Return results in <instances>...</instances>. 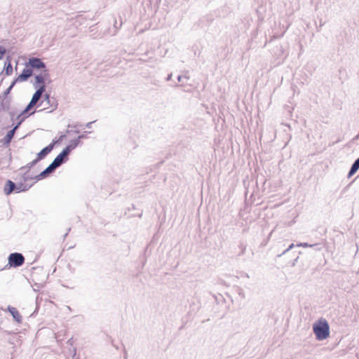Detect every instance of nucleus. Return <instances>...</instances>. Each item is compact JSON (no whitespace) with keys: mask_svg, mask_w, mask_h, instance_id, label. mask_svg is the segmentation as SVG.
<instances>
[{"mask_svg":"<svg viewBox=\"0 0 359 359\" xmlns=\"http://www.w3.org/2000/svg\"><path fill=\"white\" fill-rule=\"evenodd\" d=\"M313 331L318 341L326 339L330 336V325L327 321L320 318L313 325Z\"/></svg>","mask_w":359,"mask_h":359,"instance_id":"f257e3e1","label":"nucleus"},{"mask_svg":"<svg viewBox=\"0 0 359 359\" xmlns=\"http://www.w3.org/2000/svg\"><path fill=\"white\" fill-rule=\"evenodd\" d=\"M32 184L28 185L22 182L15 183L11 180H8L4 185V191L7 196L11 194L13 192L20 193L29 190Z\"/></svg>","mask_w":359,"mask_h":359,"instance_id":"f03ea898","label":"nucleus"},{"mask_svg":"<svg viewBox=\"0 0 359 359\" xmlns=\"http://www.w3.org/2000/svg\"><path fill=\"white\" fill-rule=\"evenodd\" d=\"M8 261L11 267L18 268L25 263V257L22 253L13 252L9 255Z\"/></svg>","mask_w":359,"mask_h":359,"instance_id":"7ed1b4c3","label":"nucleus"},{"mask_svg":"<svg viewBox=\"0 0 359 359\" xmlns=\"http://www.w3.org/2000/svg\"><path fill=\"white\" fill-rule=\"evenodd\" d=\"M49 76L48 69H44L41 74L35 76V82L34 83V87L35 89H38L39 86L44 87V92L46 91V81Z\"/></svg>","mask_w":359,"mask_h":359,"instance_id":"20e7f679","label":"nucleus"},{"mask_svg":"<svg viewBox=\"0 0 359 359\" xmlns=\"http://www.w3.org/2000/svg\"><path fill=\"white\" fill-rule=\"evenodd\" d=\"M26 67H30V69H47L45 62H43L40 58L32 57L29 58L28 62H26Z\"/></svg>","mask_w":359,"mask_h":359,"instance_id":"39448f33","label":"nucleus"},{"mask_svg":"<svg viewBox=\"0 0 359 359\" xmlns=\"http://www.w3.org/2000/svg\"><path fill=\"white\" fill-rule=\"evenodd\" d=\"M57 169L56 166L51 163L45 170H43L41 173L34 176V180L36 181H39L43 179L46 178L50 174L55 172Z\"/></svg>","mask_w":359,"mask_h":359,"instance_id":"423d86ee","label":"nucleus"},{"mask_svg":"<svg viewBox=\"0 0 359 359\" xmlns=\"http://www.w3.org/2000/svg\"><path fill=\"white\" fill-rule=\"evenodd\" d=\"M68 160L69 154L64 149H62V151L54 158L52 163L57 168L63 163H65Z\"/></svg>","mask_w":359,"mask_h":359,"instance_id":"0eeeda50","label":"nucleus"},{"mask_svg":"<svg viewBox=\"0 0 359 359\" xmlns=\"http://www.w3.org/2000/svg\"><path fill=\"white\" fill-rule=\"evenodd\" d=\"M55 144H56V142H55V140H53V142L50 144H49L48 146L45 147L37 154V156L36 158L39 161L45 158L48 156V154L52 151Z\"/></svg>","mask_w":359,"mask_h":359,"instance_id":"6e6552de","label":"nucleus"},{"mask_svg":"<svg viewBox=\"0 0 359 359\" xmlns=\"http://www.w3.org/2000/svg\"><path fill=\"white\" fill-rule=\"evenodd\" d=\"M25 117H22V118L19 121V122L16 124L15 126H14L13 128H12L11 130H10L7 134L6 135V136L4 137V143L6 144H9L10 142H11L12 139L14 137V135H15V130L18 129V128L19 127V126L22 123V122L25 120Z\"/></svg>","mask_w":359,"mask_h":359,"instance_id":"1a4fd4ad","label":"nucleus"},{"mask_svg":"<svg viewBox=\"0 0 359 359\" xmlns=\"http://www.w3.org/2000/svg\"><path fill=\"white\" fill-rule=\"evenodd\" d=\"M32 74L33 70L32 69L25 68L15 80H17V81H25L32 75Z\"/></svg>","mask_w":359,"mask_h":359,"instance_id":"9d476101","label":"nucleus"},{"mask_svg":"<svg viewBox=\"0 0 359 359\" xmlns=\"http://www.w3.org/2000/svg\"><path fill=\"white\" fill-rule=\"evenodd\" d=\"M43 102H46L47 104H48L50 107H52V111L55 110L57 107V101L53 97L50 98V95L48 93H46L44 95V100L41 101L39 106L41 105Z\"/></svg>","mask_w":359,"mask_h":359,"instance_id":"9b49d317","label":"nucleus"},{"mask_svg":"<svg viewBox=\"0 0 359 359\" xmlns=\"http://www.w3.org/2000/svg\"><path fill=\"white\" fill-rule=\"evenodd\" d=\"M43 93H44V87L39 86L38 89L33 94L30 102L36 105L37 104V102L39 101V100L41 99Z\"/></svg>","mask_w":359,"mask_h":359,"instance_id":"f8f14e48","label":"nucleus"},{"mask_svg":"<svg viewBox=\"0 0 359 359\" xmlns=\"http://www.w3.org/2000/svg\"><path fill=\"white\" fill-rule=\"evenodd\" d=\"M82 144L81 141H79L76 138L72 140L69 144L65 147L63 149L69 155L72 150L76 148L78 146Z\"/></svg>","mask_w":359,"mask_h":359,"instance_id":"ddd939ff","label":"nucleus"},{"mask_svg":"<svg viewBox=\"0 0 359 359\" xmlns=\"http://www.w3.org/2000/svg\"><path fill=\"white\" fill-rule=\"evenodd\" d=\"M7 310L9 311V313L12 315L14 320L18 323L22 322V316L18 312V311L11 306H8Z\"/></svg>","mask_w":359,"mask_h":359,"instance_id":"4468645a","label":"nucleus"},{"mask_svg":"<svg viewBox=\"0 0 359 359\" xmlns=\"http://www.w3.org/2000/svg\"><path fill=\"white\" fill-rule=\"evenodd\" d=\"M3 72H4L5 75H6V76H9V75L12 74V73H13V67H12L11 59L9 57H6V60L4 63V70L2 71V73Z\"/></svg>","mask_w":359,"mask_h":359,"instance_id":"2eb2a0df","label":"nucleus"},{"mask_svg":"<svg viewBox=\"0 0 359 359\" xmlns=\"http://www.w3.org/2000/svg\"><path fill=\"white\" fill-rule=\"evenodd\" d=\"M35 106V104H34L33 103H32L31 102H29V104L27 105V107H25V109L20 113V114L18 115V119H21L22 116V117H25L27 118L28 116H27L26 114Z\"/></svg>","mask_w":359,"mask_h":359,"instance_id":"dca6fc26","label":"nucleus"},{"mask_svg":"<svg viewBox=\"0 0 359 359\" xmlns=\"http://www.w3.org/2000/svg\"><path fill=\"white\" fill-rule=\"evenodd\" d=\"M359 169V166H358L355 163H353L348 173V177H351Z\"/></svg>","mask_w":359,"mask_h":359,"instance_id":"f3484780","label":"nucleus"},{"mask_svg":"<svg viewBox=\"0 0 359 359\" xmlns=\"http://www.w3.org/2000/svg\"><path fill=\"white\" fill-rule=\"evenodd\" d=\"M38 162H39L36 158H35L34 160H33L32 161L29 162V163H27L26 165L25 166H22L20 170H23V169H27L28 170L32 168V167H34Z\"/></svg>","mask_w":359,"mask_h":359,"instance_id":"a211bd4d","label":"nucleus"},{"mask_svg":"<svg viewBox=\"0 0 359 359\" xmlns=\"http://www.w3.org/2000/svg\"><path fill=\"white\" fill-rule=\"evenodd\" d=\"M17 82V80H14L10 85V86L4 92V97H6L7 95L11 93L12 88L14 87Z\"/></svg>","mask_w":359,"mask_h":359,"instance_id":"6ab92c4d","label":"nucleus"},{"mask_svg":"<svg viewBox=\"0 0 359 359\" xmlns=\"http://www.w3.org/2000/svg\"><path fill=\"white\" fill-rule=\"evenodd\" d=\"M22 180L24 183L28 180H34V177H32L29 175L28 170L22 175Z\"/></svg>","mask_w":359,"mask_h":359,"instance_id":"aec40b11","label":"nucleus"},{"mask_svg":"<svg viewBox=\"0 0 359 359\" xmlns=\"http://www.w3.org/2000/svg\"><path fill=\"white\" fill-rule=\"evenodd\" d=\"M311 248H313L316 251H320L322 250L323 246L320 243H315L311 245Z\"/></svg>","mask_w":359,"mask_h":359,"instance_id":"412c9836","label":"nucleus"},{"mask_svg":"<svg viewBox=\"0 0 359 359\" xmlns=\"http://www.w3.org/2000/svg\"><path fill=\"white\" fill-rule=\"evenodd\" d=\"M88 133H90V132H88V131H85L83 134L81 135H79L76 139L79 140V141H81V140L83 139H86L87 138V134Z\"/></svg>","mask_w":359,"mask_h":359,"instance_id":"4be33fe9","label":"nucleus"},{"mask_svg":"<svg viewBox=\"0 0 359 359\" xmlns=\"http://www.w3.org/2000/svg\"><path fill=\"white\" fill-rule=\"evenodd\" d=\"M9 102L8 101H3L1 104V106L4 110L8 109L9 108Z\"/></svg>","mask_w":359,"mask_h":359,"instance_id":"5701e85b","label":"nucleus"},{"mask_svg":"<svg viewBox=\"0 0 359 359\" xmlns=\"http://www.w3.org/2000/svg\"><path fill=\"white\" fill-rule=\"evenodd\" d=\"M294 245L293 243L290 244V245H289V247H288L286 250H284L281 254H279V255H278V257H281L282 255H285L286 252H288V251H290L291 249H292V248H294Z\"/></svg>","mask_w":359,"mask_h":359,"instance_id":"b1692460","label":"nucleus"},{"mask_svg":"<svg viewBox=\"0 0 359 359\" xmlns=\"http://www.w3.org/2000/svg\"><path fill=\"white\" fill-rule=\"evenodd\" d=\"M81 126V124L76 122V123H72V124H68L67 125V128H77L78 127H80Z\"/></svg>","mask_w":359,"mask_h":359,"instance_id":"393cba45","label":"nucleus"},{"mask_svg":"<svg viewBox=\"0 0 359 359\" xmlns=\"http://www.w3.org/2000/svg\"><path fill=\"white\" fill-rule=\"evenodd\" d=\"M6 48L0 46V60L2 59L6 53Z\"/></svg>","mask_w":359,"mask_h":359,"instance_id":"a878e982","label":"nucleus"},{"mask_svg":"<svg viewBox=\"0 0 359 359\" xmlns=\"http://www.w3.org/2000/svg\"><path fill=\"white\" fill-rule=\"evenodd\" d=\"M311 244H309L307 243H299L297 244V247H303V248H307V247H310L311 248Z\"/></svg>","mask_w":359,"mask_h":359,"instance_id":"bb28decb","label":"nucleus"},{"mask_svg":"<svg viewBox=\"0 0 359 359\" xmlns=\"http://www.w3.org/2000/svg\"><path fill=\"white\" fill-rule=\"evenodd\" d=\"M79 132L80 131L79 130H75L73 131L72 130H69V128H67V130H66V134H70L72 133L78 134V133H79Z\"/></svg>","mask_w":359,"mask_h":359,"instance_id":"cd10ccee","label":"nucleus"},{"mask_svg":"<svg viewBox=\"0 0 359 359\" xmlns=\"http://www.w3.org/2000/svg\"><path fill=\"white\" fill-rule=\"evenodd\" d=\"M189 79V76H177V81H178L179 82H182V79Z\"/></svg>","mask_w":359,"mask_h":359,"instance_id":"c85d7f7f","label":"nucleus"},{"mask_svg":"<svg viewBox=\"0 0 359 359\" xmlns=\"http://www.w3.org/2000/svg\"><path fill=\"white\" fill-rule=\"evenodd\" d=\"M117 25V22H116V20H115L114 25V27L115 30H114V33L113 34H115L116 33L117 30H118V29H119V27L121 26V23L120 24V25H119V27H117V25Z\"/></svg>","mask_w":359,"mask_h":359,"instance_id":"c756f323","label":"nucleus"},{"mask_svg":"<svg viewBox=\"0 0 359 359\" xmlns=\"http://www.w3.org/2000/svg\"><path fill=\"white\" fill-rule=\"evenodd\" d=\"M65 137H66V133H65V134H63V135H61L60 136L59 139H58L57 141H55V142H56V143H57V142H60V141H62Z\"/></svg>","mask_w":359,"mask_h":359,"instance_id":"7c9ffc66","label":"nucleus"},{"mask_svg":"<svg viewBox=\"0 0 359 359\" xmlns=\"http://www.w3.org/2000/svg\"><path fill=\"white\" fill-rule=\"evenodd\" d=\"M95 121H91V122H88V123H87L86 124V126H86V128H88V129L91 128V127H92V124H93V123H95Z\"/></svg>","mask_w":359,"mask_h":359,"instance_id":"2f4dec72","label":"nucleus"},{"mask_svg":"<svg viewBox=\"0 0 359 359\" xmlns=\"http://www.w3.org/2000/svg\"><path fill=\"white\" fill-rule=\"evenodd\" d=\"M172 73L169 74L168 75V76H167V78H166V79H165V80H166L167 81H170V80H171V79H172Z\"/></svg>","mask_w":359,"mask_h":359,"instance_id":"473e14b6","label":"nucleus"},{"mask_svg":"<svg viewBox=\"0 0 359 359\" xmlns=\"http://www.w3.org/2000/svg\"><path fill=\"white\" fill-rule=\"evenodd\" d=\"M70 231H71V228H69L67 230V232L63 236V240H65L66 238V237L67 236V235Z\"/></svg>","mask_w":359,"mask_h":359,"instance_id":"72a5a7b5","label":"nucleus"},{"mask_svg":"<svg viewBox=\"0 0 359 359\" xmlns=\"http://www.w3.org/2000/svg\"><path fill=\"white\" fill-rule=\"evenodd\" d=\"M298 259H299V257H297L294 259V261H293V262H292V266H294L296 264V263H297V262Z\"/></svg>","mask_w":359,"mask_h":359,"instance_id":"f704fd0d","label":"nucleus"},{"mask_svg":"<svg viewBox=\"0 0 359 359\" xmlns=\"http://www.w3.org/2000/svg\"><path fill=\"white\" fill-rule=\"evenodd\" d=\"M353 163H355L358 166H359V157Z\"/></svg>","mask_w":359,"mask_h":359,"instance_id":"c9c22d12","label":"nucleus"},{"mask_svg":"<svg viewBox=\"0 0 359 359\" xmlns=\"http://www.w3.org/2000/svg\"><path fill=\"white\" fill-rule=\"evenodd\" d=\"M245 250V247H243V248H242V250H241V255L244 254Z\"/></svg>","mask_w":359,"mask_h":359,"instance_id":"e433bc0d","label":"nucleus"},{"mask_svg":"<svg viewBox=\"0 0 359 359\" xmlns=\"http://www.w3.org/2000/svg\"><path fill=\"white\" fill-rule=\"evenodd\" d=\"M324 24H325L324 22H322L320 21V27H323V26L324 25Z\"/></svg>","mask_w":359,"mask_h":359,"instance_id":"4c0bfd02","label":"nucleus"},{"mask_svg":"<svg viewBox=\"0 0 359 359\" xmlns=\"http://www.w3.org/2000/svg\"><path fill=\"white\" fill-rule=\"evenodd\" d=\"M34 112H35L34 111H32V112L29 114V115L33 114Z\"/></svg>","mask_w":359,"mask_h":359,"instance_id":"58836bf2","label":"nucleus"},{"mask_svg":"<svg viewBox=\"0 0 359 359\" xmlns=\"http://www.w3.org/2000/svg\"><path fill=\"white\" fill-rule=\"evenodd\" d=\"M68 343H72L71 339L68 340Z\"/></svg>","mask_w":359,"mask_h":359,"instance_id":"ea45409f","label":"nucleus"},{"mask_svg":"<svg viewBox=\"0 0 359 359\" xmlns=\"http://www.w3.org/2000/svg\"><path fill=\"white\" fill-rule=\"evenodd\" d=\"M68 343H72L71 339L68 340Z\"/></svg>","mask_w":359,"mask_h":359,"instance_id":"a19ab883","label":"nucleus"},{"mask_svg":"<svg viewBox=\"0 0 359 359\" xmlns=\"http://www.w3.org/2000/svg\"><path fill=\"white\" fill-rule=\"evenodd\" d=\"M124 358H125V359H126V358H127V355H126V354L125 355Z\"/></svg>","mask_w":359,"mask_h":359,"instance_id":"79ce46f5","label":"nucleus"}]
</instances>
